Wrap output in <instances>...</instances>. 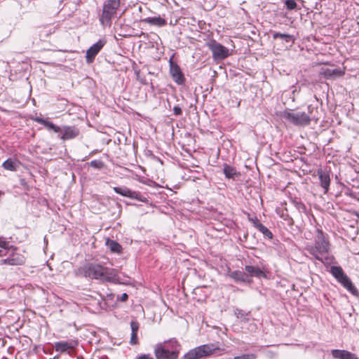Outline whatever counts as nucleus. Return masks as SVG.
<instances>
[{
  "label": "nucleus",
  "instance_id": "9",
  "mask_svg": "<svg viewBox=\"0 0 359 359\" xmlns=\"http://www.w3.org/2000/svg\"><path fill=\"white\" fill-rule=\"evenodd\" d=\"M104 45V41L100 40L88 49L86 55L87 62L90 63L93 61L95 57L102 48Z\"/></svg>",
  "mask_w": 359,
  "mask_h": 359
},
{
  "label": "nucleus",
  "instance_id": "19",
  "mask_svg": "<svg viewBox=\"0 0 359 359\" xmlns=\"http://www.w3.org/2000/svg\"><path fill=\"white\" fill-rule=\"evenodd\" d=\"M107 246L110 249V250L113 252L119 253L121 252L122 247L121 245L115 241L107 239L106 241Z\"/></svg>",
  "mask_w": 359,
  "mask_h": 359
},
{
  "label": "nucleus",
  "instance_id": "20",
  "mask_svg": "<svg viewBox=\"0 0 359 359\" xmlns=\"http://www.w3.org/2000/svg\"><path fill=\"white\" fill-rule=\"evenodd\" d=\"M229 276L236 281L246 282L248 278V276L245 273L239 271H233Z\"/></svg>",
  "mask_w": 359,
  "mask_h": 359
},
{
  "label": "nucleus",
  "instance_id": "14",
  "mask_svg": "<svg viewBox=\"0 0 359 359\" xmlns=\"http://www.w3.org/2000/svg\"><path fill=\"white\" fill-rule=\"evenodd\" d=\"M317 172L320 182V186L324 189V193L326 194L329 190L330 184V175L322 169H318Z\"/></svg>",
  "mask_w": 359,
  "mask_h": 359
},
{
  "label": "nucleus",
  "instance_id": "7",
  "mask_svg": "<svg viewBox=\"0 0 359 359\" xmlns=\"http://www.w3.org/2000/svg\"><path fill=\"white\" fill-rule=\"evenodd\" d=\"M208 48L212 53V57L215 60H221L226 58L229 55V49L215 40H212L207 43Z\"/></svg>",
  "mask_w": 359,
  "mask_h": 359
},
{
  "label": "nucleus",
  "instance_id": "33",
  "mask_svg": "<svg viewBox=\"0 0 359 359\" xmlns=\"http://www.w3.org/2000/svg\"><path fill=\"white\" fill-rule=\"evenodd\" d=\"M235 313H236V315L238 318H245L244 314L243 313V311L237 309Z\"/></svg>",
  "mask_w": 359,
  "mask_h": 359
},
{
  "label": "nucleus",
  "instance_id": "6",
  "mask_svg": "<svg viewBox=\"0 0 359 359\" xmlns=\"http://www.w3.org/2000/svg\"><path fill=\"white\" fill-rule=\"evenodd\" d=\"M215 350L213 344H205L196 347L184 355V359H199L208 356Z\"/></svg>",
  "mask_w": 359,
  "mask_h": 359
},
{
  "label": "nucleus",
  "instance_id": "1",
  "mask_svg": "<svg viewBox=\"0 0 359 359\" xmlns=\"http://www.w3.org/2000/svg\"><path fill=\"white\" fill-rule=\"evenodd\" d=\"M77 275L92 279L115 282L118 279L117 271L114 269L104 267L97 263H87L77 271Z\"/></svg>",
  "mask_w": 359,
  "mask_h": 359
},
{
  "label": "nucleus",
  "instance_id": "11",
  "mask_svg": "<svg viewBox=\"0 0 359 359\" xmlns=\"http://www.w3.org/2000/svg\"><path fill=\"white\" fill-rule=\"evenodd\" d=\"M114 191L116 194H118L123 196L128 197V198H133V199H137L140 201H144V199H142L140 197V195L139 193H137L136 191H133L127 187H114Z\"/></svg>",
  "mask_w": 359,
  "mask_h": 359
},
{
  "label": "nucleus",
  "instance_id": "2",
  "mask_svg": "<svg viewBox=\"0 0 359 359\" xmlns=\"http://www.w3.org/2000/svg\"><path fill=\"white\" fill-rule=\"evenodd\" d=\"M305 250L313 257L320 262L323 261V257L329 251V243L325 239L323 231L317 230V235L315 238L314 245H309Z\"/></svg>",
  "mask_w": 359,
  "mask_h": 359
},
{
  "label": "nucleus",
  "instance_id": "21",
  "mask_svg": "<svg viewBox=\"0 0 359 359\" xmlns=\"http://www.w3.org/2000/svg\"><path fill=\"white\" fill-rule=\"evenodd\" d=\"M3 167L8 170L15 171L17 169L18 165L16 161L11 158H8L3 163Z\"/></svg>",
  "mask_w": 359,
  "mask_h": 359
},
{
  "label": "nucleus",
  "instance_id": "18",
  "mask_svg": "<svg viewBox=\"0 0 359 359\" xmlns=\"http://www.w3.org/2000/svg\"><path fill=\"white\" fill-rule=\"evenodd\" d=\"M245 271L252 276L257 278L264 276V272L258 267L253 266H246Z\"/></svg>",
  "mask_w": 359,
  "mask_h": 359
},
{
  "label": "nucleus",
  "instance_id": "32",
  "mask_svg": "<svg viewBox=\"0 0 359 359\" xmlns=\"http://www.w3.org/2000/svg\"><path fill=\"white\" fill-rule=\"evenodd\" d=\"M137 341V334L131 333L130 344H136Z\"/></svg>",
  "mask_w": 359,
  "mask_h": 359
},
{
  "label": "nucleus",
  "instance_id": "24",
  "mask_svg": "<svg viewBox=\"0 0 359 359\" xmlns=\"http://www.w3.org/2000/svg\"><path fill=\"white\" fill-rule=\"evenodd\" d=\"M273 39L280 38L287 43L293 42V37L292 35H290V34H281V33L276 32V33L273 34Z\"/></svg>",
  "mask_w": 359,
  "mask_h": 359
},
{
  "label": "nucleus",
  "instance_id": "37",
  "mask_svg": "<svg viewBox=\"0 0 359 359\" xmlns=\"http://www.w3.org/2000/svg\"><path fill=\"white\" fill-rule=\"evenodd\" d=\"M128 294L126 293L122 294L121 297H120V300L122 302H126L128 299Z\"/></svg>",
  "mask_w": 359,
  "mask_h": 359
},
{
  "label": "nucleus",
  "instance_id": "35",
  "mask_svg": "<svg viewBox=\"0 0 359 359\" xmlns=\"http://www.w3.org/2000/svg\"><path fill=\"white\" fill-rule=\"evenodd\" d=\"M55 133H62V128L58 127L54 125V128L52 129Z\"/></svg>",
  "mask_w": 359,
  "mask_h": 359
},
{
  "label": "nucleus",
  "instance_id": "8",
  "mask_svg": "<svg viewBox=\"0 0 359 359\" xmlns=\"http://www.w3.org/2000/svg\"><path fill=\"white\" fill-rule=\"evenodd\" d=\"M154 353L156 359H177L178 357L179 351H170L161 345L158 346L155 348Z\"/></svg>",
  "mask_w": 359,
  "mask_h": 359
},
{
  "label": "nucleus",
  "instance_id": "26",
  "mask_svg": "<svg viewBox=\"0 0 359 359\" xmlns=\"http://www.w3.org/2000/svg\"><path fill=\"white\" fill-rule=\"evenodd\" d=\"M165 345L166 344H169L170 347L173 349V351H178V347L180 346V344H178L177 341L175 339H171L168 341H165L163 343Z\"/></svg>",
  "mask_w": 359,
  "mask_h": 359
},
{
  "label": "nucleus",
  "instance_id": "31",
  "mask_svg": "<svg viewBox=\"0 0 359 359\" xmlns=\"http://www.w3.org/2000/svg\"><path fill=\"white\" fill-rule=\"evenodd\" d=\"M173 112L175 115L179 116L182 114V109L179 106H175L173 108Z\"/></svg>",
  "mask_w": 359,
  "mask_h": 359
},
{
  "label": "nucleus",
  "instance_id": "10",
  "mask_svg": "<svg viewBox=\"0 0 359 359\" xmlns=\"http://www.w3.org/2000/svg\"><path fill=\"white\" fill-rule=\"evenodd\" d=\"M170 66V73L172 79L177 84H182L184 81V78L180 67L177 64L173 63L171 61Z\"/></svg>",
  "mask_w": 359,
  "mask_h": 359
},
{
  "label": "nucleus",
  "instance_id": "23",
  "mask_svg": "<svg viewBox=\"0 0 359 359\" xmlns=\"http://www.w3.org/2000/svg\"><path fill=\"white\" fill-rule=\"evenodd\" d=\"M255 226L265 236H266V237H268L269 238H272V236H273L272 233L265 226H264L262 224H261V223L257 222L255 223Z\"/></svg>",
  "mask_w": 359,
  "mask_h": 359
},
{
  "label": "nucleus",
  "instance_id": "16",
  "mask_svg": "<svg viewBox=\"0 0 359 359\" xmlns=\"http://www.w3.org/2000/svg\"><path fill=\"white\" fill-rule=\"evenodd\" d=\"M320 74L326 78L340 76L343 74L341 70L337 69H331L327 67H323L320 70Z\"/></svg>",
  "mask_w": 359,
  "mask_h": 359
},
{
  "label": "nucleus",
  "instance_id": "3",
  "mask_svg": "<svg viewBox=\"0 0 359 359\" xmlns=\"http://www.w3.org/2000/svg\"><path fill=\"white\" fill-rule=\"evenodd\" d=\"M121 0H106L103 5L100 21L103 26H110L111 20L116 15Z\"/></svg>",
  "mask_w": 359,
  "mask_h": 359
},
{
  "label": "nucleus",
  "instance_id": "5",
  "mask_svg": "<svg viewBox=\"0 0 359 359\" xmlns=\"http://www.w3.org/2000/svg\"><path fill=\"white\" fill-rule=\"evenodd\" d=\"M332 275L347 290L351 293L356 292L355 287L353 286L350 278L344 273L341 266H333L330 268Z\"/></svg>",
  "mask_w": 359,
  "mask_h": 359
},
{
  "label": "nucleus",
  "instance_id": "28",
  "mask_svg": "<svg viewBox=\"0 0 359 359\" xmlns=\"http://www.w3.org/2000/svg\"><path fill=\"white\" fill-rule=\"evenodd\" d=\"M285 5L287 9L293 10L297 7V3L294 0H287Z\"/></svg>",
  "mask_w": 359,
  "mask_h": 359
},
{
  "label": "nucleus",
  "instance_id": "40",
  "mask_svg": "<svg viewBox=\"0 0 359 359\" xmlns=\"http://www.w3.org/2000/svg\"><path fill=\"white\" fill-rule=\"evenodd\" d=\"M1 194V192L0 191V195Z\"/></svg>",
  "mask_w": 359,
  "mask_h": 359
},
{
  "label": "nucleus",
  "instance_id": "36",
  "mask_svg": "<svg viewBox=\"0 0 359 359\" xmlns=\"http://www.w3.org/2000/svg\"><path fill=\"white\" fill-rule=\"evenodd\" d=\"M0 247L4 249L8 248V243L5 241H0Z\"/></svg>",
  "mask_w": 359,
  "mask_h": 359
},
{
  "label": "nucleus",
  "instance_id": "15",
  "mask_svg": "<svg viewBox=\"0 0 359 359\" xmlns=\"http://www.w3.org/2000/svg\"><path fill=\"white\" fill-rule=\"evenodd\" d=\"M25 259L23 255L20 254H13L12 257L2 260V262L9 265H22L25 263Z\"/></svg>",
  "mask_w": 359,
  "mask_h": 359
},
{
  "label": "nucleus",
  "instance_id": "34",
  "mask_svg": "<svg viewBox=\"0 0 359 359\" xmlns=\"http://www.w3.org/2000/svg\"><path fill=\"white\" fill-rule=\"evenodd\" d=\"M137 359H154L149 354H143L137 358Z\"/></svg>",
  "mask_w": 359,
  "mask_h": 359
},
{
  "label": "nucleus",
  "instance_id": "27",
  "mask_svg": "<svg viewBox=\"0 0 359 359\" xmlns=\"http://www.w3.org/2000/svg\"><path fill=\"white\" fill-rule=\"evenodd\" d=\"M256 355L254 353L243 354L241 355L235 356L233 359H255Z\"/></svg>",
  "mask_w": 359,
  "mask_h": 359
},
{
  "label": "nucleus",
  "instance_id": "25",
  "mask_svg": "<svg viewBox=\"0 0 359 359\" xmlns=\"http://www.w3.org/2000/svg\"><path fill=\"white\" fill-rule=\"evenodd\" d=\"M36 121L38 123H39L41 124H43L44 126H46L49 130H52L53 128H54V125L55 124L53 123L52 122L44 120V119L41 118H36Z\"/></svg>",
  "mask_w": 359,
  "mask_h": 359
},
{
  "label": "nucleus",
  "instance_id": "12",
  "mask_svg": "<svg viewBox=\"0 0 359 359\" xmlns=\"http://www.w3.org/2000/svg\"><path fill=\"white\" fill-rule=\"evenodd\" d=\"M76 345V342L74 341H59L55 344V351L60 353H67L69 354L71 353L75 346Z\"/></svg>",
  "mask_w": 359,
  "mask_h": 359
},
{
  "label": "nucleus",
  "instance_id": "39",
  "mask_svg": "<svg viewBox=\"0 0 359 359\" xmlns=\"http://www.w3.org/2000/svg\"><path fill=\"white\" fill-rule=\"evenodd\" d=\"M2 252H3V250L0 249V256H2V254H1Z\"/></svg>",
  "mask_w": 359,
  "mask_h": 359
},
{
  "label": "nucleus",
  "instance_id": "30",
  "mask_svg": "<svg viewBox=\"0 0 359 359\" xmlns=\"http://www.w3.org/2000/svg\"><path fill=\"white\" fill-rule=\"evenodd\" d=\"M130 327H131L132 333L137 334L138 329H139V323L137 321H132L130 323Z\"/></svg>",
  "mask_w": 359,
  "mask_h": 359
},
{
  "label": "nucleus",
  "instance_id": "4",
  "mask_svg": "<svg viewBox=\"0 0 359 359\" xmlns=\"http://www.w3.org/2000/svg\"><path fill=\"white\" fill-rule=\"evenodd\" d=\"M281 117L299 126H308L311 121V118L305 112L301 111L293 112L286 110L281 113Z\"/></svg>",
  "mask_w": 359,
  "mask_h": 359
},
{
  "label": "nucleus",
  "instance_id": "17",
  "mask_svg": "<svg viewBox=\"0 0 359 359\" xmlns=\"http://www.w3.org/2000/svg\"><path fill=\"white\" fill-rule=\"evenodd\" d=\"M142 22L158 27H163L166 25V21L161 17L147 18L142 20Z\"/></svg>",
  "mask_w": 359,
  "mask_h": 359
},
{
  "label": "nucleus",
  "instance_id": "13",
  "mask_svg": "<svg viewBox=\"0 0 359 359\" xmlns=\"http://www.w3.org/2000/svg\"><path fill=\"white\" fill-rule=\"evenodd\" d=\"M79 130L74 126H63L61 139L63 140H70L77 137Z\"/></svg>",
  "mask_w": 359,
  "mask_h": 359
},
{
  "label": "nucleus",
  "instance_id": "38",
  "mask_svg": "<svg viewBox=\"0 0 359 359\" xmlns=\"http://www.w3.org/2000/svg\"><path fill=\"white\" fill-rule=\"evenodd\" d=\"M300 208H303L304 210H305V206H304V204H302V203H299V204L298 205V208L299 209Z\"/></svg>",
  "mask_w": 359,
  "mask_h": 359
},
{
  "label": "nucleus",
  "instance_id": "22",
  "mask_svg": "<svg viewBox=\"0 0 359 359\" xmlns=\"http://www.w3.org/2000/svg\"><path fill=\"white\" fill-rule=\"evenodd\" d=\"M223 171L227 178H234L237 174L236 169L228 165H224Z\"/></svg>",
  "mask_w": 359,
  "mask_h": 359
},
{
  "label": "nucleus",
  "instance_id": "29",
  "mask_svg": "<svg viewBox=\"0 0 359 359\" xmlns=\"http://www.w3.org/2000/svg\"><path fill=\"white\" fill-rule=\"evenodd\" d=\"M90 165L93 168H101L103 166V163L99 160H94L90 162Z\"/></svg>",
  "mask_w": 359,
  "mask_h": 359
}]
</instances>
